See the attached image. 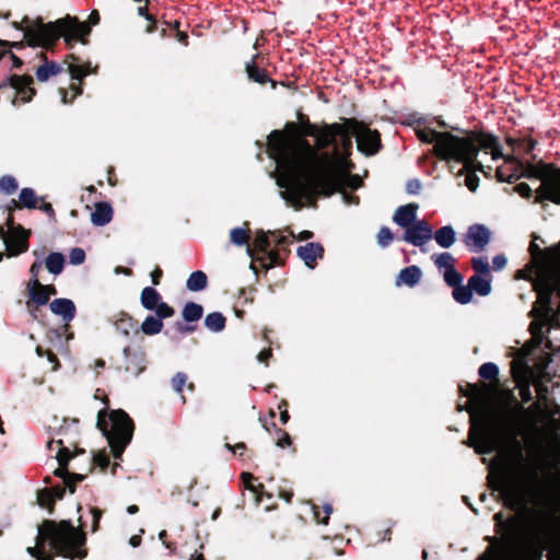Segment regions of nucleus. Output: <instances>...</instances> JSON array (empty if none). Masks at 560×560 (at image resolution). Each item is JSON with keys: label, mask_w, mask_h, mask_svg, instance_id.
Instances as JSON below:
<instances>
[{"label": "nucleus", "mask_w": 560, "mask_h": 560, "mask_svg": "<svg viewBox=\"0 0 560 560\" xmlns=\"http://www.w3.org/2000/svg\"><path fill=\"white\" fill-rule=\"evenodd\" d=\"M492 490L499 491L505 508L521 518H503L494 514L497 532L501 537L487 536L490 546L478 560H539L553 536L557 517L541 506V488L537 467L521 450L501 464L498 476H488Z\"/></svg>", "instance_id": "nucleus-1"}, {"label": "nucleus", "mask_w": 560, "mask_h": 560, "mask_svg": "<svg viewBox=\"0 0 560 560\" xmlns=\"http://www.w3.org/2000/svg\"><path fill=\"white\" fill-rule=\"evenodd\" d=\"M324 133L322 149L332 147V153H318L307 140L273 130L268 137L270 156L276 161L275 178L280 196L296 209L303 200L318 195L330 196L343 174L338 164L351 154L352 135L343 125L334 122Z\"/></svg>", "instance_id": "nucleus-2"}, {"label": "nucleus", "mask_w": 560, "mask_h": 560, "mask_svg": "<svg viewBox=\"0 0 560 560\" xmlns=\"http://www.w3.org/2000/svg\"><path fill=\"white\" fill-rule=\"evenodd\" d=\"M534 236L529 244V253L537 265V278L534 283L537 301L529 315L535 319L529 325L532 335L542 339L544 328L560 327V257H547Z\"/></svg>", "instance_id": "nucleus-3"}, {"label": "nucleus", "mask_w": 560, "mask_h": 560, "mask_svg": "<svg viewBox=\"0 0 560 560\" xmlns=\"http://www.w3.org/2000/svg\"><path fill=\"white\" fill-rule=\"evenodd\" d=\"M418 139L424 143H433V153L443 161L454 160L464 166V172L482 171V164L476 163L478 150L468 138H459L450 132H440L430 128L416 129Z\"/></svg>", "instance_id": "nucleus-4"}, {"label": "nucleus", "mask_w": 560, "mask_h": 560, "mask_svg": "<svg viewBox=\"0 0 560 560\" xmlns=\"http://www.w3.org/2000/svg\"><path fill=\"white\" fill-rule=\"evenodd\" d=\"M16 27L24 32L28 45L43 47L52 46L60 36H63L67 42L83 40L91 32L88 24L70 18L49 23H44L40 18L36 20L24 18L22 25Z\"/></svg>", "instance_id": "nucleus-5"}, {"label": "nucleus", "mask_w": 560, "mask_h": 560, "mask_svg": "<svg viewBox=\"0 0 560 560\" xmlns=\"http://www.w3.org/2000/svg\"><path fill=\"white\" fill-rule=\"evenodd\" d=\"M50 541L51 548L57 555L66 558H83L85 551H80L79 548L85 544V534L74 527L70 521H61L56 523L54 521H45L38 527L36 547H27L26 551L34 558H37L40 552L38 548L46 541Z\"/></svg>", "instance_id": "nucleus-6"}, {"label": "nucleus", "mask_w": 560, "mask_h": 560, "mask_svg": "<svg viewBox=\"0 0 560 560\" xmlns=\"http://www.w3.org/2000/svg\"><path fill=\"white\" fill-rule=\"evenodd\" d=\"M470 430L468 445L475 448L477 454H490L503 447L506 438V427L500 419L477 416L469 408Z\"/></svg>", "instance_id": "nucleus-7"}, {"label": "nucleus", "mask_w": 560, "mask_h": 560, "mask_svg": "<svg viewBox=\"0 0 560 560\" xmlns=\"http://www.w3.org/2000/svg\"><path fill=\"white\" fill-rule=\"evenodd\" d=\"M97 428L107 439L114 458L119 459L130 443L133 433V423L130 417L121 409L98 411Z\"/></svg>", "instance_id": "nucleus-8"}, {"label": "nucleus", "mask_w": 560, "mask_h": 560, "mask_svg": "<svg viewBox=\"0 0 560 560\" xmlns=\"http://www.w3.org/2000/svg\"><path fill=\"white\" fill-rule=\"evenodd\" d=\"M48 448L57 451L56 458L59 463V468L55 470V475L59 477L62 485L51 486L38 492V503L43 508H50L56 499H61L66 492V488L71 493L75 491V483L81 482L85 476L81 474H71L67 470V464L71 458L70 451L62 446L61 440H51L47 443Z\"/></svg>", "instance_id": "nucleus-9"}, {"label": "nucleus", "mask_w": 560, "mask_h": 560, "mask_svg": "<svg viewBox=\"0 0 560 560\" xmlns=\"http://www.w3.org/2000/svg\"><path fill=\"white\" fill-rule=\"evenodd\" d=\"M533 176L540 180L535 190V202L549 200L560 205V168L551 164H539L533 170Z\"/></svg>", "instance_id": "nucleus-10"}, {"label": "nucleus", "mask_w": 560, "mask_h": 560, "mask_svg": "<svg viewBox=\"0 0 560 560\" xmlns=\"http://www.w3.org/2000/svg\"><path fill=\"white\" fill-rule=\"evenodd\" d=\"M7 225L8 231H5L3 226H0V238L5 245L7 256L13 257L27 252L31 232L20 224L14 225L11 215H9L7 220Z\"/></svg>", "instance_id": "nucleus-11"}, {"label": "nucleus", "mask_w": 560, "mask_h": 560, "mask_svg": "<svg viewBox=\"0 0 560 560\" xmlns=\"http://www.w3.org/2000/svg\"><path fill=\"white\" fill-rule=\"evenodd\" d=\"M433 237V229L425 220H418L404 230L401 240L408 244L419 247L422 253L427 249L424 245Z\"/></svg>", "instance_id": "nucleus-12"}, {"label": "nucleus", "mask_w": 560, "mask_h": 560, "mask_svg": "<svg viewBox=\"0 0 560 560\" xmlns=\"http://www.w3.org/2000/svg\"><path fill=\"white\" fill-rule=\"evenodd\" d=\"M491 238L490 230L483 224H472L465 234L464 242L468 249L474 253L482 252Z\"/></svg>", "instance_id": "nucleus-13"}, {"label": "nucleus", "mask_w": 560, "mask_h": 560, "mask_svg": "<svg viewBox=\"0 0 560 560\" xmlns=\"http://www.w3.org/2000/svg\"><path fill=\"white\" fill-rule=\"evenodd\" d=\"M358 150L365 155H374L381 149V135L377 130L360 127L355 131Z\"/></svg>", "instance_id": "nucleus-14"}, {"label": "nucleus", "mask_w": 560, "mask_h": 560, "mask_svg": "<svg viewBox=\"0 0 560 560\" xmlns=\"http://www.w3.org/2000/svg\"><path fill=\"white\" fill-rule=\"evenodd\" d=\"M125 358V371L133 376L140 375L145 370V358L141 351H132L130 347L122 350Z\"/></svg>", "instance_id": "nucleus-15"}, {"label": "nucleus", "mask_w": 560, "mask_h": 560, "mask_svg": "<svg viewBox=\"0 0 560 560\" xmlns=\"http://www.w3.org/2000/svg\"><path fill=\"white\" fill-rule=\"evenodd\" d=\"M49 308L51 313L60 316L66 325L73 320L77 314L75 304L67 298L55 299L50 302Z\"/></svg>", "instance_id": "nucleus-16"}, {"label": "nucleus", "mask_w": 560, "mask_h": 560, "mask_svg": "<svg viewBox=\"0 0 560 560\" xmlns=\"http://www.w3.org/2000/svg\"><path fill=\"white\" fill-rule=\"evenodd\" d=\"M467 138L474 142L478 151L481 149L489 150L493 160L504 158L501 144L499 143L497 137L481 132L476 137V139L470 137Z\"/></svg>", "instance_id": "nucleus-17"}, {"label": "nucleus", "mask_w": 560, "mask_h": 560, "mask_svg": "<svg viewBox=\"0 0 560 560\" xmlns=\"http://www.w3.org/2000/svg\"><path fill=\"white\" fill-rule=\"evenodd\" d=\"M10 82L11 86L15 90L16 97L22 103H27L32 100L35 94V90L32 88V77L12 75Z\"/></svg>", "instance_id": "nucleus-18"}, {"label": "nucleus", "mask_w": 560, "mask_h": 560, "mask_svg": "<svg viewBox=\"0 0 560 560\" xmlns=\"http://www.w3.org/2000/svg\"><path fill=\"white\" fill-rule=\"evenodd\" d=\"M418 208L419 206L417 203H408L398 207L393 215V221L405 230L406 228L418 221Z\"/></svg>", "instance_id": "nucleus-19"}, {"label": "nucleus", "mask_w": 560, "mask_h": 560, "mask_svg": "<svg viewBox=\"0 0 560 560\" xmlns=\"http://www.w3.org/2000/svg\"><path fill=\"white\" fill-rule=\"evenodd\" d=\"M28 301L26 302L27 308L31 311L32 305L44 306L49 302L48 287L40 283L39 285L32 287L26 284Z\"/></svg>", "instance_id": "nucleus-20"}, {"label": "nucleus", "mask_w": 560, "mask_h": 560, "mask_svg": "<svg viewBox=\"0 0 560 560\" xmlns=\"http://www.w3.org/2000/svg\"><path fill=\"white\" fill-rule=\"evenodd\" d=\"M110 320L114 324L116 330L125 337H129L132 332L136 335L139 332L138 322L127 313L121 312Z\"/></svg>", "instance_id": "nucleus-21"}, {"label": "nucleus", "mask_w": 560, "mask_h": 560, "mask_svg": "<svg viewBox=\"0 0 560 560\" xmlns=\"http://www.w3.org/2000/svg\"><path fill=\"white\" fill-rule=\"evenodd\" d=\"M298 256L305 262L306 266L313 267L317 258L324 255V248L319 243H307L300 246L296 250Z\"/></svg>", "instance_id": "nucleus-22"}, {"label": "nucleus", "mask_w": 560, "mask_h": 560, "mask_svg": "<svg viewBox=\"0 0 560 560\" xmlns=\"http://www.w3.org/2000/svg\"><path fill=\"white\" fill-rule=\"evenodd\" d=\"M422 277L420 267L412 265L401 269L396 278V285L405 284L409 288L417 285Z\"/></svg>", "instance_id": "nucleus-23"}, {"label": "nucleus", "mask_w": 560, "mask_h": 560, "mask_svg": "<svg viewBox=\"0 0 560 560\" xmlns=\"http://www.w3.org/2000/svg\"><path fill=\"white\" fill-rule=\"evenodd\" d=\"M113 218V209L107 202H98L95 210L91 214V221L96 226H104L110 222Z\"/></svg>", "instance_id": "nucleus-24"}, {"label": "nucleus", "mask_w": 560, "mask_h": 560, "mask_svg": "<svg viewBox=\"0 0 560 560\" xmlns=\"http://www.w3.org/2000/svg\"><path fill=\"white\" fill-rule=\"evenodd\" d=\"M436 244L442 248H450L456 241V232L452 225H444L433 231V237Z\"/></svg>", "instance_id": "nucleus-25"}, {"label": "nucleus", "mask_w": 560, "mask_h": 560, "mask_svg": "<svg viewBox=\"0 0 560 560\" xmlns=\"http://www.w3.org/2000/svg\"><path fill=\"white\" fill-rule=\"evenodd\" d=\"M468 283L479 296H487L491 292V276L472 275Z\"/></svg>", "instance_id": "nucleus-26"}, {"label": "nucleus", "mask_w": 560, "mask_h": 560, "mask_svg": "<svg viewBox=\"0 0 560 560\" xmlns=\"http://www.w3.org/2000/svg\"><path fill=\"white\" fill-rule=\"evenodd\" d=\"M162 301L161 294L152 287H145L141 291L140 302L143 308L153 311Z\"/></svg>", "instance_id": "nucleus-27"}, {"label": "nucleus", "mask_w": 560, "mask_h": 560, "mask_svg": "<svg viewBox=\"0 0 560 560\" xmlns=\"http://www.w3.org/2000/svg\"><path fill=\"white\" fill-rule=\"evenodd\" d=\"M46 269L55 275L58 276L62 272L65 268V256L61 253L54 252L50 253L44 260Z\"/></svg>", "instance_id": "nucleus-28"}, {"label": "nucleus", "mask_w": 560, "mask_h": 560, "mask_svg": "<svg viewBox=\"0 0 560 560\" xmlns=\"http://www.w3.org/2000/svg\"><path fill=\"white\" fill-rule=\"evenodd\" d=\"M207 285H208V277L201 270L191 272L186 281V288L191 292L202 291L207 288Z\"/></svg>", "instance_id": "nucleus-29"}, {"label": "nucleus", "mask_w": 560, "mask_h": 560, "mask_svg": "<svg viewBox=\"0 0 560 560\" xmlns=\"http://www.w3.org/2000/svg\"><path fill=\"white\" fill-rule=\"evenodd\" d=\"M226 319L220 312H212L205 318V326L213 332H220L225 328Z\"/></svg>", "instance_id": "nucleus-30"}, {"label": "nucleus", "mask_w": 560, "mask_h": 560, "mask_svg": "<svg viewBox=\"0 0 560 560\" xmlns=\"http://www.w3.org/2000/svg\"><path fill=\"white\" fill-rule=\"evenodd\" d=\"M140 329L147 336H154L162 331L163 322L155 315H148L142 322Z\"/></svg>", "instance_id": "nucleus-31"}, {"label": "nucleus", "mask_w": 560, "mask_h": 560, "mask_svg": "<svg viewBox=\"0 0 560 560\" xmlns=\"http://www.w3.org/2000/svg\"><path fill=\"white\" fill-rule=\"evenodd\" d=\"M203 308L200 304L195 302H187L183 308V318L188 322H197L202 317Z\"/></svg>", "instance_id": "nucleus-32"}, {"label": "nucleus", "mask_w": 560, "mask_h": 560, "mask_svg": "<svg viewBox=\"0 0 560 560\" xmlns=\"http://www.w3.org/2000/svg\"><path fill=\"white\" fill-rule=\"evenodd\" d=\"M61 71L60 65L56 62H45L39 66L36 70V78L40 82L47 81L52 75L58 74Z\"/></svg>", "instance_id": "nucleus-33"}, {"label": "nucleus", "mask_w": 560, "mask_h": 560, "mask_svg": "<svg viewBox=\"0 0 560 560\" xmlns=\"http://www.w3.org/2000/svg\"><path fill=\"white\" fill-rule=\"evenodd\" d=\"M246 72L248 78L257 83L264 84L270 81V78L265 69L259 68L255 62H248L246 65Z\"/></svg>", "instance_id": "nucleus-34"}, {"label": "nucleus", "mask_w": 560, "mask_h": 560, "mask_svg": "<svg viewBox=\"0 0 560 560\" xmlns=\"http://www.w3.org/2000/svg\"><path fill=\"white\" fill-rule=\"evenodd\" d=\"M452 295L457 303L468 304L472 299V290L468 282L467 285H463L460 283L459 285L453 288Z\"/></svg>", "instance_id": "nucleus-35"}, {"label": "nucleus", "mask_w": 560, "mask_h": 560, "mask_svg": "<svg viewBox=\"0 0 560 560\" xmlns=\"http://www.w3.org/2000/svg\"><path fill=\"white\" fill-rule=\"evenodd\" d=\"M466 390L463 387H459L460 392L469 398L476 406H480L485 400V393L475 384H467Z\"/></svg>", "instance_id": "nucleus-36"}, {"label": "nucleus", "mask_w": 560, "mask_h": 560, "mask_svg": "<svg viewBox=\"0 0 560 560\" xmlns=\"http://www.w3.org/2000/svg\"><path fill=\"white\" fill-rule=\"evenodd\" d=\"M33 256L36 257L35 261L32 264L31 268H30V280L27 282V284H31L32 287L34 285H39V272L42 271V268H43V258H42V254L38 253L37 250H34L33 252Z\"/></svg>", "instance_id": "nucleus-37"}, {"label": "nucleus", "mask_w": 560, "mask_h": 560, "mask_svg": "<svg viewBox=\"0 0 560 560\" xmlns=\"http://www.w3.org/2000/svg\"><path fill=\"white\" fill-rule=\"evenodd\" d=\"M432 260L434 261V265L438 269H444V271L453 268L456 261L452 254L448 252L434 254L432 256Z\"/></svg>", "instance_id": "nucleus-38"}, {"label": "nucleus", "mask_w": 560, "mask_h": 560, "mask_svg": "<svg viewBox=\"0 0 560 560\" xmlns=\"http://www.w3.org/2000/svg\"><path fill=\"white\" fill-rule=\"evenodd\" d=\"M20 202L22 207L27 209H36L37 208V200L36 194L33 188H23L20 191L19 196Z\"/></svg>", "instance_id": "nucleus-39"}, {"label": "nucleus", "mask_w": 560, "mask_h": 560, "mask_svg": "<svg viewBox=\"0 0 560 560\" xmlns=\"http://www.w3.org/2000/svg\"><path fill=\"white\" fill-rule=\"evenodd\" d=\"M249 230L245 228H234L230 232V241L235 246H243L248 244L249 241Z\"/></svg>", "instance_id": "nucleus-40"}, {"label": "nucleus", "mask_w": 560, "mask_h": 560, "mask_svg": "<svg viewBox=\"0 0 560 560\" xmlns=\"http://www.w3.org/2000/svg\"><path fill=\"white\" fill-rule=\"evenodd\" d=\"M478 375L482 380L495 381L499 376V368L492 362L483 363L478 369Z\"/></svg>", "instance_id": "nucleus-41"}, {"label": "nucleus", "mask_w": 560, "mask_h": 560, "mask_svg": "<svg viewBox=\"0 0 560 560\" xmlns=\"http://www.w3.org/2000/svg\"><path fill=\"white\" fill-rule=\"evenodd\" d=\"M328 124H325L323 127H317L316 125L307 124V126L305 127V135L315 138L316 145L318 149H322V136H325L324 133L328 131Z\"/></svg>", "instance_id": "nucleus-42"}, {"label": "nucleus", "mask_w": 560, "mask_h": 560, "mask_svg": "<svg viewBox=\"0 0 560 560\" xmlns=\"http://www.w3.org/2000/svg\"><path fill=\"white\" fill-rule=\"evenodd\" d=\"M471 267L475 271L474 275L491 276L490 266L487 257H472Z\"/></svg>", "instance_id": "nucleus-43"}, {"label": "nucleus", "mask_w": 560, "mask_h": 560, "mask_svg": "<svg viewBox=\"0 0 560 560\" xmlns=\"http://www.w3.org/2000/svg\"><path fill=\"white\" fill-rule=\"evenodd\" d=\"M19 185L16 179L11 175L0 177V191L5 195H12L16 191Z\"/></svg>", "instance_id": "nucleus-44"}, {"label": "nucleus", "mask_w": 560, "mask_h": 560, "mask_svg": "<svg viewBox=\"0 0 560 560\" xmlns=\"http://www.w3.org/2000/svg\"><path fill=\"white\" fill-rule=\"evenodd\" d=\"M443 278L445 283L451 288L457 287L463 282V276L455 269V267L445 270Z\"/></svg>", "instance_id": "nucleus-45"}, {"label": "nucleus", "mask_w": 560, "mask_h": 560, "mask_svg": "<svg viewBox=\"0 0 560 560\" xmlns=\"http://www.w3.org/2000/svg\"><path fill=\"white\" fill-rule=\"evenodd\" d=\"M68 69L71 74V78L79 81H81L91 72L90 65L82 66L78 63H69Z\"/></svg>", "instance_id": "nucleus-46"}, {"label": "nucleus", "mask_w": 560, "mask_h": 560, "mask_svg": "<svg viewBox=\"0 0 560 560\" xmlns=\"http://www.w3.org/2000/svg\"><path fill=\"white\" fill-rule=\"evenodd\" d=\"M339 172L343 174V177L340 180V183L336 186V188L334 189V191L331 194H334L336 190H338L343 185H348L353 189H357L361 185V179L358 176H350L347 172H345L340 168H339Z\"/></svg>", "instance_id": "nucleus-47"}, {"label": "nucleus", "mask_w": 560, "mask_h": 560, "mask_svg": "<svg viewBox=\"0 0 560 560\" xmlns=\"http://www.w3.org/2000/svg\"><path fill=\"white\" fill-rule=\"evenodd\" d=\"M394 235L389 228L382 226L377 233V244L382 248H386L393 242Z\"/></svg>", "instance_id": "nucleus-48"}, {"label": "nucleus", "mask_w": 560, "mask_h": 560, "mask_svg": "<svg viewBox=\"0 0 560 560\" xmlns=\"http://www.w3.org/2000/svg\"><path fill=\"white\" fill-rule=\"evenodd\" d=\"M153 311L155 312V316L160 318L161 322H163V319L172 317L175 314V310L163 301H161L156 308H154Z\"/></svg>", "instance_id": "nucleus-49"}, {"label": "nucleus", "mask_w": 560, "mask_h": 560, "mask_svg": "<svg viewBox=\"0 0 560 560\" xmlns=\"http://www.w3.org/2000/svg\"><path fill=\"white\" fill-rule=\"evenodd\" d=\"M312 510H313L314 518L316 520L317 523H320V524H324V525L328 524L329 516L332 513V506L330 504L327 503V504L324 505L325 516L323 518H320V512H319L317 505L313 504L312 505Z\"/></svg>", "instance_id": "nucleus-50"}, {"label": "nucleus", "mask_w": 560, "mask_h": 560, "mask_svg": "<svg viewBox=\"0 0 560 560\" xmlns=\"http://www.w3.org/2000/svg\"><path fill=\"white\" fill-rule=\"evenodd\" d=\"M187 383V375L183 372H177L172 378V388L180 394L183 392L184 386Z\"/></svg>", "instance_id": "nucleus-51"}, {"label": "nucleus", "mask_w": 560, "mask_h": 560, "mask_svg": "<svg viewBox=\"0 0 560 560\" xmlns=\"http://www.w3.org/2000/svg\"><path fill=\"white\" fill-rule=\"evenodd\" d=\"M85 260V252L81 247H74L70 250L69 261L71 265L78 266Z\"/></svg>", "instance_id": "nucleus-52"}, {"label": "nucleus", "mask_w": 560, "mask_h": 560, "mask_svg": "<svg viewBox=\"0 0 560 560\" xmlns=\"http://www.w3.org/2000/svg\"><path fill=\"white\" fill-rule=\"evenodd\" d=\"M269 238H268V235L264 232L261 233H258L254 240V246L260 250V252H268V248H269Z\"/></svg>", "instance_id": "nucleus-53"}, {"label": "nucleus", "mask_w": 560, "mask_h": 560, "mask_svg": "<svg viewBox=\"0 0 560 560\" xmlns=\"http://www.w3.org/2000/svg\"><path fill=\"white\" fill-rule=\"evenodd\" d=\"M520 396L523 402H529L533 400V395L530 390V384L525 381L518 382Z\"/></svg>", "instance_id": "nucleus-54"}, {"label": "nucleus", "mask_w": 560, "mask_h": 560, "mask_svg": "<svg viewBox=\"0 0 560 560\" xmlns=\"http://www.w3.org/2000/svg\"><path fill=\"white\" fill-rule=\"evenodd\" d=\"M242 479L246 486V488L257 494H260L262 493V489H264V485L259 483L257 487H255L254 485H252V480H254V476L249 472H243L242 474Z\"/></svg>", "instance_id": "nucleus-55"}, {"label": "nucleus", "mask_w": 560, "mask_h": 560, "mask_svg": "<svg viewBox=\"0 0 560 560\" xmlns=\"http://www.w3.org/2000/svg\"><path fill=\"white\" fill-rule=\"evenodd\" d=\"M497 177L500 182L514 183L520 178V175L516 170L513 173L506 174L502 167H499L497 170Z\"/></svg>", "instance_id": "nucleus-56"}, {"label": "nucleus", "mask_w": 560, "mask_h": 560, "mask_svg": "<svg viewBox=\"0 0 560 560\" xmlns=\"http://www.w3.org/2000/svg\"><path fill=\"white\" fill-rule=\"evenodd\" d=\"M276 434L278 436L277 445L279 447L284 448V447L291 445V438L284 430L276 429Z\"/></svg>", "instance_id": "nucleus-57"}, {"label": "nucleus", "mask_w": 560, "mask_h": 560, "mask_svg": "<svg viewBox=\"0 0 560 560\" xmlns=\"http://www.w3.org/2000/svg\"><path fill=\"white\" fill-rule=\"evenodd\" d=\"M421 190V183L419 179L413 178L407 182L406 191L410 195H418Z\"/></svg>", "instance_id": "nucleus-58"}, {"label": "nucleus", "mask_w": 560, "mask_h": 560, "mask_svg": "<svg viewBox=\"0 0 560 560\" xmlns=\"http://www.w3.org/2000/svg\"><path fill=\"white\" fill-rule=\"evenodd\" d=\"M515 191L523 198H530L533 196V189L526 183H521L515 186Z\"/></svg>", "instance_id": "nucleus-59"}, {"label": "nucleus", "mask_w": 560, "mask_h": 560, "mask_svg": "<svg viewBox=\"0 0 560 560\" xmlns=\"http://www.w3.org/2000/svg\"><path fill=\"white\" fill-rule=\"evenodd\" d=\"M508 264V259L504 255L500 254L493 257L492 266L494 270H502Z\"/></svg>", "instance_id": "nucleus-60"}, {"label": "nucleus", "mask_w": 560, "mask_h": 560, "mask_svg": "<svg viewBox=\"0 0 560 560\" xmlns=\"http://www.w3.org/2000/svg\"><path fill=\"white\" fill-rule=\"evenodd\" d=\"M465 183L470 191H475L478 187L479 178L475 174H467Z\"/></svg>", "instance_id": "nucleus-61"}, {"label": "nucleus", "mask_w": 560, "mask_h": 560, "mask_svg": "<svg viewBox=\"0 0 560 560\" xmlns=\"http://www.w3.org/2000/svg\"><path fill=\"white\" fill-rule=\"evenodd\" d=\"M94 462L96 465L105 469L109 465V456L107 454H97L94 456Z\"/></svg>", "instance_id": "nucleus-62"}, {"label": "nucleus", "mask_w": 560, "mask_h": 560, "mask_svg": "<svg viewBox=\"0 0 560 560\" xmlns=\"http://www.w3.org/2000/svg\"><path fill=\"white\" fill-rule=\"evenodd\" d=\"M91 513L93 518L92 530L95 532L98 527V522L102 517V512L98 509H92Z\"/></svg>", "instance_id": "nucleus-63"}, {"label": "nucleus", "mask_w": 560, "mask_h": 560, "mask_svg": "<svg viewBox=\"0 0 560 560\" xmlns=\"http://www.w3.org/2000/svg\"><path fill=\"white\" fill-rule=\"evenodd\" d=\"M43 212H45L51 220H55V210L51 203L44 202L42 206H37Z\"/></svg>", "instance_id": "nucleus-64"}]
</instances>
